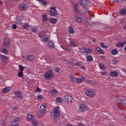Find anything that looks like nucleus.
Returning a JSON list of instances; mask_svg holds the SVG:
<instances>
[{"mask_svg":"<svg viewBox=\"0 0 126 126\" xmlns=\"http://www.w3.org/2000/svg\"><path fill=\"white\" fill-rule=\"evenodd\" d=\"M79 51L81 52V55L83 54L87 55L88 54H92V53H93V51L92 49L89 48H86L85 47L80 48Z\"/></svg>","mask_w":126,"mask_h":126,"instance_id":"f257e3e1","label":"nucleus"},{"mask_svg":"<svg viewBox=\"0 0 126 126\" xmlns=\"http://www.w3.org/2000/svg\"><path fill=\"white\" fill-rule=\"evenodd\" d=\"M59 109H60V107H59V106H57L55 111L51 112V117L53 116L55 119H56V118H59V117H60V111H59Z\"/></svg>","mask_w":126,"mask_h":126,"instance_id":"f03ea898","label":"nucleus"},{"mask_svg":"<svg viewBox=\"0 0 126 126\" xmlns=\"http://www.w3.org/2000/svg\"><path fill=\"white\" fill-rule=\"evenodd\" d=\"M45 110H46V104L43 103L40 107V109L38 112V115L39 117L43 116L44 113H45Z\"/></svg>","mask_w":126,"mask_h":126,"instance_id":"7ed1b4c3","label":"nucleus"},{"mask_svg":"<svg viewBox=\"0 0 126 126\" xmlns=\"http://www.w3.org/2000/svg\"><path fill=\"white\" fill-rule=\"evenodd\" d=\"M72 100L73 98L69 95H66L63 98V101L65 102L72 103Z\"/></svg>","mask_w":126,"mask_h":126,"instance_id":"20e7f679","label":"nucleus"},{"mask_svg":"<svg viewBox=\"0 0 126 126\" xmlns=\"http://www.w3.org/2000/svg\"><path fill=\"white\" fill-rule=\"evenodd\" d=\"M20 122V118L19 117L16 118L11 124V126H18L19 122Z\"/></svg>","mask_w":126,"mask_h":126,"instance_id":"39448f33","label":"nucleus"},{"mask_svg":"<svg viewBox=\"0 0 126 126\" xmlns=\"http://www.w3.org/2000/svg\"><path fill=\"white\" fill-rule=\"evenodd\" d=\"M9 45H10V39L8 38L5 39L3 42V47H4V48H8Z\"/></svg>","mask_w":126,"mask_h":126,"instance_id":"423d86ee","label":"nucleus"},{"mask_svg":"<svg viewBox=\"0 0 126 126\" xmlns=\"http://www.w3.org/2000/svg\"><path fill=\"white\" fill-rule=\"evenodd\" d=\"M54 76H55L54 74L52 73L46 72L44 75V78L50 80L52 79V78H54Z\"/></svg>","mask_w":126,"mask_h":126,"instance_id":"0eeeda50","label":"nucleus"},{"mask_svg":"<svg viewBox=\"0 0 126 126\" xmlns=\"http://www.w3.org/2000/svg\"><path fill=\"white\" fill-rule=\"evenodd\" d=\"M86 94L87 97H93L95 95V92L93 91L88 90L86 91Z\"/></svg>","mask_w":126,"mask_h":126,"instance_id":"6e6552de","label":"nucleus"},{"mask_svg":"<svg viewBox=\"0 0 126 126\" xmlns=\"http://www.w3.org/2000/svg\"><path fill=\"white\" fill-rule=\"evenodd\" d=\"M50 12L51 16H56V15H57V10L56 9V7H51Z\"/></svg>","mask_w":126,"mask_h":126,"instance_id":"1a4fd4ad","label":"nucleus"},{"mask_svg":"<svg viewBox=\"0 0 126 126\" xmlns=\"http://www.w3.org/2000/svg\"><path fill=\"white\" fill-rule=\"evenodd\" d=\"M1 58V60L4 63H6L7 62H8V57L6 56L2 55V54H1L0 56Z\"/></svg>","mask_w":126,"mask_h":126,"instance_id":"9d476101","label":"nucleus"},{"mask_svg":"<svg viewBox=\"0 0 126 126\" xmlns=\"http://www.w3.org/2000/svg\"><path fill=\"white\" fill-rule=\"evenodd\" d=\"M126 40L124 41L123 42H117L116 44V47H118V48H123L125 45H126Z\"/></svg>","mask_w":126,"mask_h":126,"instance_id":"9b49d317","label":"nucleus"},{"mask_svg":"<svg viewBox=\"0 0 126 126\" xmlns=\"http://www.w3.org/2000/svg\"><path fill=\"white\" fill-rule=\"evenodd\" d=\"M87 111V108H86V105L85 104H81L80 106V112H85Z\"/></svg>","mask_w":126,"mask_h":126,"instance_id":"f8f14e48","label":"nucleus"},{"mask_svg":"<svg viewBox=\"0 0 126 126\" xmlns=\"http://www.w3.org/2000/svg\"><path fill=\"white\" fill-rule=\"evenodd\" d=\"M80 3L82 6H85L86 8L88 7V3H87V1H86V0H82L81 1Z\"/></svg>","mask_w":126,"mask_h":126,"instance_id":"ddd939ff","label":"nucleus"},{"mask_svg":"<svg viewBox=\"0 0 126 126\" xmlns=\"http://www.w3.org/2000/svg\"><path fill=\"white\" fill-rule=\"evenodd\" d=\"M27 119L29 122H33L34 121V116L31 114H28Z\"/></svg>","mask_w":126,"mask_h":126,"instance_id":"4468645a","label":"nucleus"},{"mask_svg":"<svg viewBox=\"0 0 126 126\" xmlns=\"http://www.w3.org/2000/svg\"><path fill=\"white\" fill-rule=\"evenodd\" d=\"M15 95L17 96V98H19L20 99H23V96L21 95V92L19 91L15 92Z\"/></svg>","mask_w":126,"mask_h":126,"instance_id":"2eb2a0df","label":"nucleus"},{"mask_svg":"<svg viewBox=\"0 0 126 126\" xmlns=\"http://www.w3.org/2000/svg\"><path fill=\"white\" fill-rule=\"evenodd\" d=\"M10 90H11V89H10V88H9V87H6L5 88L2 89V92L4 94H5V93L9 92Z\"/></svg>","mask_w":126,"mask_h":126,"instance_id":"dca6fc26","label":"nucleus"},{"mask_svg":"<svg viewBox=\"0 0 126 126\" xmlns=\"http://www.w3.org/2000/svg\"><path fill=\"white\" fill-rule=\"evenodd\" d=\"M96 49V51L98 52V53H99V54L104 55V50L101 49L100 47H97Z\"/></svg>","mask_w":126,"mask_h":126,"instance_id":"f3484780","label":"nucleus"},{"mask_svg":"<svg viewBox=\"0 0 126 126\" xmlns=\"http://www.w3.org/2000/svg\"><path fill=\"white\" fill-rule=\"evenodd\" d=\"M68 32L70 34H73L74 33V30H73V27L72 26H70L68 27Z\"/></svg>","mask_w":126,"mask_h":126,"instance_id":"a211bd4d","label":"nucleus"},{"mask_svg":"<svg viewBox=\"0 0 126 126\" xmlns=\"http://www.w3.org/2000/svg\"><path fill=\"white\" fill-rule=\"evenodd\" d=\"M35 57L33 55H28L26 57V59L28 61H33Z\"/></svg>","mask_w":126,"mask_h":126,"instance_id":"6ab92c4d","label":"nucleus"},{"mask_svg":"<svg viewBox=\"0 0 126 126\" xmlns=\"http://www.w3.org/2000/svg\"><path fill=\"white\" fill-rule=\"evenodd\" d=\"M47 47L49 49H51V48H54V47H55V45H54V43L52 42H49L47 44Z\"/></svg>","mask_w":126,"mask_h":126,"instance_id":"aec40b11","label":"nucleus"},{"mask_svg":"<svg viewBox=\"0 0 126 126\" xmlns=\"http://www.w3.org/2000/svg\"><path fill=\"white\" fill-rule=\"evenodd\" d=\"M75 20L76 22H78V23H80L83 21V19L81 17H76Z\"/></svg>","mask_w":126,"mask_h":126,"instance_id":"412c9836","label":"nucleus"},{"mask_svg":"<svg viewBox=\"0 0 126 126\" xmlns=\"http://www.w3.org/2000/svg\"><path fill=\"white\" fill-rule=\"evenodd\" d=\"M20 9L21 10H25L27 8V6H25L24 4H22L19 5Z\"/></svg>","mask_w":126,"mask_h":126,"instance_id":"4be33fe9","label":"nucleus"},{"mask_svg":"<svg viewBox=\"0 0 126 126\" xmlns=\"http://www.w3.org/2000/svg\"><path fill=\"white\" fill-rule=\"evenodd\" d=\"M110 75L111 76H113V77H116V76H118L119 75V74H118V72L113 71L110 72Z\"/></svg>","mask_w":126,"mask_h":126,"instance_id":"5701e85b","label":"nucleus"},{"mask_svg":"<svg viewBox=\"0 0 126 126\" xmlns=\"http://www.w3.org/2000/svg\"><path fill=\"white\" fill-rule=\"evenodd\" d=\"M58 21V20H57V19H55V18H51L50 20V22L51 23H52V24H55V23H57Z\"/></svg>","mask_w":126,"mask_h":126,"instance_id":"b1692460","label":"nucleus"},{"mask_svg":"<svg viewBox=\"0 0 126 126\" xmlns=\"http://www.w3.org/2000/svg\"><path fill=\"white\" fill-rule=\"evenodd\" d=\"M111 54L113 56H115V55H118V54H119V51L117 49H113L111 51Z\"/></svg>","mask_w":126,"mask_h":126,"instance_id":"393cba45","label":"nucleus"},{"mask_svg":"<svg viewBox=\"0 0 126 126\" xmlns=\"http://www.w3.org/2000/svg\"><path fill=\"white\" fill-rule=\"evenodd\" d=\"M63 50H65V51H71V47L70 46H66L64 47H62Z\"/></svg>","mask_w":126,"mask_h":126,"instance_id":"a878e982","label":"nucleus"},{"mask_svg":"<svg viewBox=\"0 0 126 126\" xmlns=\"http://www.w3.org/2000/svg\"><path fill=\"white\" fill-rule=\"evenodd\" d=\"M1 51L5 55H7V54H8V51H7V50H6V49H5L4 48H1Z\"/></svg>","mask_w":126,"mask_h":126,"instance_id":"bb28decb","label":"nucleus"},{"mask_svg":"<svg viewBox=\"0 0 126 126\" xmlns=\"http://www.w3.org/2000/svg\"><path fill=\"white\" fill-rule=\"evenodd\" d=\"M56 100V102H57L58 103H60V104H62V103H63V99L60 97H57Z\"/></svg>","mask_w":126,"mask_h":126,"instance_id":"cd10ccee","label":"nucleus"},{"mask_svg":"<svg viewBox=\"0 0 126 126\" xmlns=\"http://www.w3.org/2000/svg\"><path fill=\"white\" fill-rule=\"evenodd\" d=\"M120 14L122 15H126V8L123 9L120 11Z\"/></svg>","mask_w":126,"mask_h":126,"instance_id":"c85d7f7f","label":"nucleus"},{"mask_svg":"<svg viewBox=\"0 0 126 126\" xmlns=\"http://www.w3.org/2000/svg\"><path fill=\"white\" fill-rule=\"evenodd\" d=\"M83 80H84V78L83 77L78 78L76 80V82H81V81H83Z\"/></svg>","mask_w":126,"mask_h":126,"instance_id":"c756f323","label":"nucleus"},{"mask_svg":"<svg viewBox=\"0 0 126 126\" xmlns=\"http://www.w3.org/2000/svg\"><path fill=\"white\" fill-rule=\"evenodd\" d=\"M42 17L43 18L42 21H47L48 20V17H47V16L46 14H44L42 15Z\"/></svg>","mask_w":126,"mask_h":126,"instance_id":"7c9ffc66","label":"nucleus"},{"mask_svg":"<svg viewBox=\"0 0 126 126\" xmlns=\"http://www.w3.org/2000/svg\"><path fill=\"white\" fill-rule=\"evenodd\" d=\"M87 61H88V62H92V61H93V58L90 55L88 56L87 58Z\"/></svg>","mask_w":126,"mask_h":126,"instance_id":"2f4dec72","label":"nucleus"},{"mask_svg":"<svg viewBox=\"0 0 126 126\" xmlns=\"http://www.w3.org/2000/svg\"><path fill=\"white\" fill-rule=\"evenodd\" d=\"M100 47H101V48H103V49H108V46L105 45L103 42L100 43Z\"/></svg>","mask_w":126,"mask_h":126,"instance_id":"473e14b6","label":"nucleus"},{"mask_svg":"<svg viewBox=\"0 0 126 126\" xmlns=\"http://www.w3.org/2000/svg\"><path fill=\"white\" fill-rule=\"evenodd\" d=\"M99 67H100V68L101 69H104V70H105V69H106V66H105V65L104 64H102V63H101V64H99Z\"/></svg>","mask_w":126,"mask_h":126,"instance_id":"72a5a7b5","label":"nucleus"},{"mask_svg":"<svg viewBox=\"0 0 126 126\" xmlns=\"http://www.w3.org/2000/svg\"><path fill=\"white\" fill-rule=\"evenodd\" d=\"M31 31H32V32L33 33H36V32L38 31V29H36L33 27L31 29Z\"/></svg>","mask_w":126,"mask_h":126,"instance_id":"f704fd0d","label":"nucleus"},{"mask_svg":"<svg viewBox=\"0 0 126 126\" xmlns=\"http://www.w3.org/2000/svg\"><path fill=\"white\" fill-rule=\"evenodd\" d=\"M18 77H21L23 76V71H19L18 73Z\"/></svg>","mask_w":126,"mask_h":126,"instance_id":"c9c22d12","label":"nucleus"},{"mask_svg":"<svg viewBox=\"0 0 126 126\" xmlns=\"http://www.w3.org/2000/svg\"><path fill=\"white\" fill-rule=\"evenodd\" d=\"M24 29H28L29 28V25L28 24H25L23 26Z\"/></svg>","mask_w":126,"mask_h":126,"instance_id":"e433bc0d","label":"nucleus"},{"mask_svg":"<svg viewBox=\"0 0 126 126\" xmlns=\"http://www.w3.org/2000/svg\"><path fill=\"white\" fill-rule=\"evenodd\" d=\"M15 23H16L17 24H22V22L21 21V19H19L15 21Z\"/></svg>","mask_w":126,"mask_h":126,"instance_id":"4c0bfd02","label":"nucleus"},{"mask_svg":"<svg viewBox=\"0 0 126 126\" xmlns=\"http://www.w3.org/2000/svg\"><path fill=\"white\" fill-rule=\"evenodd\" d=\"M19 69H20V71H23L24 70V67L21 65H19Z\"/></svg>","mask_w":126,"mask_h":126,"instance_id":"58836bf2","label":"nucleus"},{"mask_svg":"<svg viewBox=\"0 0 126 126\" xmlns=\"http://www.w3.org/2000/svg\"><path fill=\"white\" fill-rule=\"evenodd\" d=\"M40 2H42L44 5H47L48 2L45 0H39Z\"/></svg>","mask_w":126,"mask_h":126,"instance_id":"ea45409f","label":"nucleus"},{"mask_svg":"<svg viewBox=\"0 0 126 126\" xmlns=\"http://www.w3.org/2000/svg\"><path fill=\"white\" fill-rule=\"evenodd\" d=\"M70 44L71 45V46H73V47H76L75 42H74V41H70Z\"/></svg>","mask_w":126,"mask_h":126,"instance_id":"a19ab883","label":"nucleus"},{"mask_svg":"<svg viewBox=\"0 0 126 126\" xmlns=\"http://www.w3.org/2000/svg\"><path fill=\"white\" fill-rule=\"evenodd\" d=\"M32 125H33V126H38V123H37V121L33 120L32 121Z\"/></svg>","mask_w":126,"mask_h":126,"instance_id":"79ce46f5","label":"nucleus"},{"mask_svg":"<svg viewBox=\"0 0 126 126\" xmlns=\"http://www.w3.org/2000/svg\"><path fill=\"white\" fill-rule=\"evenodd\" d=\"M57 91L56 89L53 90L52 91H51L50 93L51 94H55V93H57Z\"/></svg>","mask_w":126,"mask_h":126,"instance_id":"37998d69","label":"nucleus"},{"mask_svg":"<svg viewBox=\"0 0 126 126\" xmlns=\"http://www.w3.org/2000/svg\"><path fill=\"white\" fill-rule=\"evenodd\" d=\"M37 98L38 100H42V98H43V95H38L37 96Z\"/></svg>","mask_w":126,"mask_h":126,"instance_id":"c03bdc74","label":"nucleus"},{"mask_svg":"<svg viewBox=\"0 0 126 126\" xmlns=\"http://www.w3.org/2000/svg\"><path fill=\"white\" fill-rule=\"evenodd\" d=\"M118 63V60H114L113 61H112L113 64H116V63Z\"/></svg>","mask_w":126,"mask_h":126,"instance_id":"a18cd8bd","label":"nucleus"},{"mask_svg":"<svg viewBox=\"0 0 126 126\" xmlns=\"http://www.w3.org/2000/svg\"><path fill=\"white\" fill-rule=\"evenodd\" d=\"M44 42H49V38L48 37H44L43 38Z\"/></svg>","mask_w":126,"mask_h":126,"instance_id":"49530a36","label":"nucleus"},{"mask_svg":"<svg viewBox=\"0 0 126 126\" xmlns=\"http://www.w3.org/2000/svg\"><path fill=\"white\" fill-rule=\"evenodd\" d=\"M74 10H75V12H76V13H79V10H78V9H77V8H76V7H75Z\"/></svg>","mask_w":126,"mask_h":126,"instance_id":"de8ad7c7","label":"nucleus"},{"mask_svg":"<svg viewBox=\"0 0 126 126\" xmlns=\"http://www.w3.org/2000/svg\"><path fill=\"white\" fill-rule=\"evenodd\" d=\"M17 109H18V106H13L12 108V110H13L14 111H16V110H17Z\"/></svg>","mask_w":126,"mask_h":126,"instance_id":"09e8293b","label":"nucleus"},{"mask_svg":"<svg viewBox=\"0 0 126 126\" xmlns=\"http://www.w3.org/2000/svg\"><path fill=\"white\" fill-rule=\"evenodd\" d=\"M55 70L56 72L59 73V72H60V68H59V67L55 68Z\"/></svg>","mask_w":126,"mask_h":126,"instance_id":"8fccbe9b","label":"nucleus"},{"mask_svg":"<svg viewBox=\"0 0 126 126\" xmlns=\"http://www.w3.org/2000/svg\"><path fill=\"white\" fill-rule=\"evenodd\" d=\"M71 81L72 82H76V79L75 78L72 77Z\"/></svg>","mask_w":126,"mask_h":126,"instance_id":"3c124183","label":"nucleus"},{"mask_svg":"<svg viewBox=\"0 0 126 126\" xmlns=\"http://www.w3.org/2000/svg\"><path fill=\"white\" fill-rule=\"evenodd\" d=\"M42 91V90L39 88H37L36 90H35V92H41Z\"/></svg>","mask_w":126,"mask_h":126,"instance_id":"603ef678","label":"nucleus"},{"mask_svg":"<svg viewBox=\"0 0 126 126\" xmlns=\"http://www.w3.org/2000/svg\"><path fill=\"white\" fill-rule=\"evenodd\" d=\"M121 104L123 105V106H126V103H125V102L123 101V100H120Z\"/></svg>","mask_w":126,"mask_h":126,"instance_id":"864d4df0","label":"nucleus"},{"mask_svg":"<svg viewBox=\"0 0 126 126\" xmlns=\"http://www.w3.org/2000/svg\"><path fill=\"white\" fill-rule=\"evenodd\" d=\"M12 28L13 29H14V30L17 29V26L15 24H14L13 25Z\"/></svg>","mask_w":126,"mask_h":126,"instance_id":"5fc2aeb1","label":"nucleus"},{"mask_svg":"<svg viewBox=\"0 0 126 126\" xmlns=\"http://www.w3.org/2000/svg\"><path fill=\"white\" fill-rule=\"evenodd\" d=\"M38 36L40 37V38H41V39H44V35L38 33Z\"/></svg>","mask_w":126,"mask_h":126,"instance_id":"6e6d98bb","label":"nucleus"},{"mask_svg":"<svg viewBox=\"0 0 126 126\" xmlns=\"http://www.w3.org/2000/svg\"><path fill=\"white\" fill-rule=\"evenodd\" d=\"M48 73H53V70L52 69H49L48 70Z\"/></svg>","mask_w":126,"mask_h":126,"instance_id":"4d7b16f0","label":"nucleus"},{"mask_svg":"<svg viewBox=\"0 0 126 126\" xmlns=\"http://www.w3.org/2000/svg\"><path fill=\"white\" fill-rule=\"evenodd\" d=\"M100 73L102 74V75H105V74H106V73H107V72L103 71V72H100Z\"/></svg>","mask_w":126,"mask_h":126,"instance_id":"13d9d810","label":"nucleus"},{"mask_svg":"<svg viewBox=\"0 0 126 126\" xmlns=\"http://www.w3.org/2000/svg\"><path fill=\"white\" fill-rule=\"evenodd\" d=\"M75 65L79 66V65H80V63H78V62H77V63H75Z\"/></svg>","mask_w":126,"mask_h":126,"instance_id":"bf43d9fd","label":"nucleus"},{"mask_svg":"<svg viewBox=\"0 0 126 126\" xmlns=\"http://www.w3.org/2000/svg\"><path fill=\"white\" fill-rule=\"evenodd\" d=\"M116 0V2H119V1H123V0Z\"/></svg>","mask_w":126,"mask_h":126,"instance_id":"052dcab7","label":"nucleus"},{"mask_svg":"<svg viewBox=\"0 0 126 126\" xmlns=\"http://www.w3.org/2000/svg\"><path fill=\"white\" fill-rule=\"evenodd\" d=\"M81 68H83V69H85V68H86V67L84 66H81Z\"/></svg>","mask_w":126,"mask_h":126,"instance_id":"680f3d73","label":"nucleus"},{"mask_svg":"<svg viewBox=\"0 0 126 126\" xmlns=\"http://www.w3.org/2000/svg\"><path fill=\"white\" fill-rule=\"evenodd\" d=\"M77 6H78V4L75 5L74 7V8H75V7H76V8H77Z\"/></svg>","mask_w":126,"mask_h":126,"instance_id":"e2e57ef3","label":"nucleus"},{"mask_svg":"<svg viewBox=\"0 0 126 126\" xmlns=\"http://www.w3.org/2000/svg\"><path fill=\"white\" fill-rule=\"evenodd\" d=\"M65 116V115H62V117H63V119H64V120H65V116Z\"/></svg>","mask_w":126,"mask_h":126,"instance_id":"0e129e2a","label":"nucleus"},{"mask_svg":"<svg viewBox=\"0 0 126 126\" xmlns=\"http://www.w3.org/2000/svg\"><path fill=\"white\" fill-rule=\"evenodd\" d=\"M2 4V1L0 0V5H1Z\"/></svg>","mask_w":126,"mask_h":126,"instance_id":"69168bd1","label":"nucleus"},{"mask_svg":"<svg viewBox=\"0 0 126 126\" xmlns=\"http://www.w3.org/2000/svg\"><path fill=\"white\" fill-rule=\"evenodd\" d=\"M124 50H125V52H126V46H125Z\"/></svg>","mask_w":126,"mask_h":126,"instance_id":"338daca9","label":"nucleus"},{"mask_svg":"<svg viewBox=\"0 0 126 126\" xmlns=\"http://www.w3.org/2000/svg\"><path fill=\"white\" fill-rule=\"evenodd\" d=\"M66 126H72L70 125H66Z\"/></svg>","mask_w":126,"mask_h":126,"instance_id":"774afa93","label":"nucleus"}]
</instances>
